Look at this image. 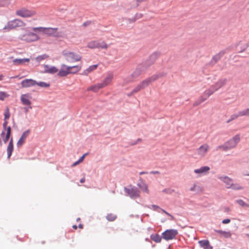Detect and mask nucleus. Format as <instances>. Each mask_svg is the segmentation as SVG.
Listing matches in <instances>:
<instances>
[{
	"mask_svg": "<svg viewBox=\"0 0 249 249\" xmlns=\"http://www.w3.org/2000/svg\"><path fill=\"white\" fill-rule=\"evenodd\" d=\"M25 111H26V112H27V111H28V108H25Z\"/></svg>",
	"mask_w": 249,
	"mask_h": 249,
	"instance_id": "052dcab7",
	"label": "nucleus"
},
{
	"mask_svg": "<svg viewBox=\"0 0 249 249\" xmlns=\"http://www.w3.org/2000/svg\"><path fill=\"white\" fill-rule=\"evenodd\" d=\"M230 209L229 208H226V209H225V212H230Z\"/></svg>",
	"mask_w": 249,
	"mask_h": 249,
	"instance_id": "5fc2aeb1",
	"label": "nucleus"
},
{
	"mask_svg": "<svg viewBox=\"0 0 249 249\" xmlns=\"http://www.w3.org/2000/svg\"><path fill=\"white\" fill-rule=\"evenodd\" d=\"M30 134V131L29 130L25 131L22 134L21 137L17 142V146L20 147L25 142L26 138L29 136Z\"/></svg>",
	"mask_w": 249,
	"mask_h": 249,
	"instance_id": "a211bd4d",
	"label": "nucleus"
},
{
	"mask_svg": "<svg viewBox=\"0 0 249 249\" xmlns=\"http://www.w3.org/2000/svg\"><path fill=\"white\" fill-rule=\"evenodd\" d=\"M178 233V231L176 230H167L162 233V236L164 239L169 240L174 239Z\"/></svg>",
	"mask_w": 249,
	"mask_h": 249,
	"instance_id": "9b49d317",
	"label": "nucleus"
},
{
	"mask_svg": "<svg viewBox=\"0 0 249 249\" xmlns=\"http://www.w3.org/2000/svg\"><path fill=\"white\" fill-rule=\"evenodd\" d=\"M36 32H32L29 28L22 29V32L19 35V38L26 42H32L40 39V37Z\"/></svg>",
	"mask_w": 249,
	"mask_h": 249,
	"instance_id": "7ed1b4c3",
	"label": "nucleus"
},
{
	"mask_svg": "<svg viewBox=\"0 0 249 249\" xmlns=\"http://www.w3.org/2000/svg\"><path fill=\"white\" fill-rule=\"evenodd\" d=\"M124 191L131 197L139 196L140 192L136 187L129 186L127 188H124Z\"/></svg>",
	"mask_w": 249,
	"mask_h": 249,
	"instance_id": "f8f14e48",
	"label": "nucleus"
},
{
	"mask_svg": "<svg viewBox=\"0 0 249 249\" xmlns=\"http://www.w3.org/2000/svg\"><path fill=\"white\" fill-rule=\"evenodd\" d=\"M8 96V95L6 92L0 91V100H3Z\"/></svg>",
	"mask_w": 249,
	"mask_h": 249,
	"instance_id": "e433bc0d",
	"label": "nucleus"
},
{
	"mask_svg": "<svg viewBox=\"0 0 249 249\" xmlns=\"http://www.w3.org/2000/svg\"><path fill=\"white\" fill-rule=\"evenodd\" d=\"M156 56H157L156 54H153L145 62L138 65L136 69L132 72L131 76L133 78H136L139 76L142 71L146 70L148 67L154 63L156 60Z\"/></svg>",
	"mask_w": 249,
	"mask_h": 249,
	"instance_id": "f03ea898",
	"label": "nucleus"
},
{
	"mask_svg": "<svg viewBox=\"0 0 249 249\" xmlns=\"http://www.w3.org/2000/svg\"><path fill=\"white\" fill-rule=\"evenodd\" d=\"M247 237H248V238H249V234H247Z\"/></svg>",
	"mask_w": 249,
	"mask_h": 249,
	"instance_id": "680f3d73",
	"label": "nucleus"
},
{
	"mask_svg": "<svg viewBox=\"0 0 249 249\" xmlns=\"http://www.w3.org/2000/svg\"><path fill=\"white\" fill-rule=\"evenodd\" d=\"M209 149V146L207 144H204L200 146L196 151L198 155L201 156H204Z\"/></svg>",
	"mask_w": 249,
	"mask_h": 249,
	"instance_id": "dca6fc26",
	"label": "nucleus"
},
{
	"mask_svg": "<svg viewBox=\"0 0 249 249\" xmlns=\"http://www.w3.org/2000/svg\"><path fill=\"white\" fill-rule=\"evenodd\" d=\"M197 187V185L196 184H194L193 187H191L190 189L191 191H195L196 190V187Z\"/></svg>",
	"mask_w": 249,
	"mask_h": 249,
	"instance_id": "a18cd8bd",
	"label": "nucleus"
},
{
	"mask_svg": "<svg viewBox=\"0 0 249 249\" xmlns=\"http://www.w3.org/2000/svg\"><path fill=\"white\" fill-rule=\"evenodd\" d=\"M44 71L46 73H54L58 71V69L54 66L45 65L44 66Z\"/></svg>",
	"mask_w": 249,
	"mask_h": 249,
	"instance_id": "aec40b11",
	"label": "nucleus"
},
{
	"mask_svg": "<svg viewBox=\"0 0 249 249\" xmlns=\"http://www.w3.org/2000/svg\"><path fill=\"white\" fill-rule=\"evenodd\" d=\"M78 227L80 228V229H83V225L81 224H79V226H78Z\"/></svg>",
	"mask_w": 249,
	"mask_h": 249,
	"instance_id": "603ef678",
	"label": "nucleus"
},
{
	"mask_svg": "<svg viewBox=\"0 0 249 249\" xmlns=\"http://www.w3.org/2000/svg\"><path fill=\"white\" fill-rule=\"evenodd\" d=\"M72 228H73L74 229L76 230V229H77V226L76 225H73V226H72Z\"/></svg>",
	"mask_w": 249,
	"mask_h": 249,
	"instance_id": "864d4df0",
	"label": "nucleus"
},
{
	"mask_svg": "<svg viewBox=\"0 0 249 249\" xmlns=\"http://www.w3.org/2000/svg\"><path fill=\"white\" fill-rule=\"evenodd\" d=\"M11 128L10 126H8L6 128V134L5 137H3L4 132H2V133L1 134V136L2 137H3V141L5 143H6L8 142V140L9 139L10 135H11Z\"/></svg>",
	"mask_w": 249,
	"mask_h": 249,
	"instance_id": "412c9836",
	"label": "nucleus"
},
{
	"mask_svg": "<svg viewBox=\"0 0 249 249\" xmlns=\"http://www.w3.org/2000/svg\"><path fill=\"white\" fill-rule=\"evenodd\" d=\"M216 90L214 89V87L213 86L209 89L205 90L204 94L208 97L213 94Z\"/></svg>",
	"mask_w": 249,
	"mask_h": 249,
	"instance_id": "7c9ffc66",
	"label": "nucleus"
},
{
	"mask_svg": "<svg viewBox=\"0 0 249 249\" xmlns=\"http://www.w3.org/2000/svg\"><path fill=\"white\" fill-rule=\"evenodd\" d=\"M32 97L29 93L22 94L20 97V100L24 105L30 106L31 104V99Z\"/></svg>",
	"mask_w": 249,
	"mask_h": 249,
	"instance_id": "2eb2a0df",
	"label": "nucleus"
},
{
	"mask_svg": "<svg viewBox=\"0 0 249 249\" xmlns=\"http://www.w3.org/2000/svg\"><path fill=\"white\" fill-rule=\"evenodd\" d=\"M36 12L35 10H30L25 7H22L17 10L15 14L18 17L23 18H29L36 15Z\"/></svg>",
	"mask_w": 249,
	"mask_h": 249,
	"instance_id": "6e6552de",
	"label": "nucleus"
},
{
	"mask_svg": "<svg viewBox=\"0 0 249 249\" xmlns=\"http://www.w3.org/2000/svg\"><path fill=\"white\" fill-rule=\"evenodd\" d=\"M239 116H240V115H239V112H238V113L237 114L232 115L231 116V120L235 119L237 118Z\"/></svg>",
	"mask_w": 249,
	"mask_h": 249,
	"instance_id": "79ce46f5",
	"label": "nucleus"
},
{
	"mask_svg": "<svg viewBox=\"0 0 249 249\" xmlns=\"http://www.w3.org/2000/svg\"><path fill=\"white\" fill-rule=\"evenodd\" d=\"M224 54V52H220L219 53L216 54L213 57V59H216V60H218L220 59V57Z\"/></svg>",
	"mask_w": 249,
	"mask_h": 249,
	"instance_id": "58836bf2",
	"label": "nucleus"
},
{
	"mask_svg": "<svg viewBox=\"0 0 249 249\" xmlns=\"http://www.w3.org/2000/svg\"><path fill=\"white\" fill-rule=\"evenodd\" d=\"M198 243L204 249H213V247L210 245V242L207 240L199 241Z\"/></svg>",
	"mask_w": 249,
	"mask_h": 249,
	"instance_id": "4be33fe9",
	"label": "nucleus"
},
{
	"mask_svg": "<svg viewBox=\"0 0 249 249\" xmlns=\"http://www.w3.org/2000/svg\"><path fill=\"white\" fill-rule=\"evenodd\" d=\"M18 77V76H15L12 77V78H17Z\"/></svg>",
	"mask_w": 249,
	"mask_h": 249,
	"instance_id": "bf43d9fd",
	"label": "nucleus"
},
{
	"mask_svg": "<svg viewBox=\"0 0 249 249\" xmlns=\"http://www.w3.org/2000/svg\"><path fill=\"white\" fill-rule=\"evenodd\" d=\"M107 219L109 221H114L117 218V215L114 213H108L106 216Z\"/></svg>",
	"mask_w": 249,
	"mask_h": 249,
	"instance_id": "2f4dec72",
	"label": "nucleus"
},
{
	"mask_svg": "<svg viewBox=\"0 0 249 249\" xmlns=\"http://www.w3.org/2000/svg\"><path fill=\"white\" fill-rule=\"evenodd\" d=\"M35 32L42 33L48 36L56 38H67V34L63 31H58V28L37 27L32 28Z\"/></svg>",
	"mask_w": 249,
	"mask_h": 249,
	"instance_id": "f257e3e1",
	"label": "nucleus"
},
{
	"mask_svg": "<svg viewBox=\"0 0 249 249\" xmlns=\"http://www.w3.org/2000/svg\"><path fill=\"white\" fill-rule=\"evenodd\" d=\"M79 163H80V162H79V161H77L76 162H75L74 163H73V164H72V166H76L78 164H79Z\"/></svg>",
	"mask_w": 249,
	"mask_h": 249,
	"instance_id": "3c124183",
	"label": "nucleus"
},
{
	"mask_svg": "<svg viewBox=\"0 0 249 249\" xmlns=\"http://www.w3.org/2000/svg\"><path fill=\"white\" fill-rule=\"evenodd\" d=\"M71 69L70 66H67L65 65H63L57 74L58 76L61 77L66 76L67 75L71 74Z\"/></svg>",
	"mask_w": 249,
	"mask_h": 249,
	"instance_id": "4468645a",
	"label": "nucleus"
},
{
	"mask_svg": "<svg viewBox=\"0 0 249 249\" xmlns=\"http://www.w3.org/2000/svg\"><path fill=\"white\" fill-rule=\"evenodd\" d=\"M14 149L13 138L10 139V142L7 148L8 158L10 159Z\"/></svg>",
	"mask_w": 249,
	"mask_h": 249,
	"instance_id": "5701e85b",
	"label": "nucleus"
},
{
	"mask_svg": "<svg viewBox=\"0 0 249 249\" xmlns=\"http://www.w3.org/2000/svg\"><path fill=\"white\" fill-rule=\"evenodd\" d=\"M219 179L223 181L226 185V187L227 188H231L233 190H241L243 188L240 186L239 184L235 183L234 184L232 183V179L229 178L228 177H219Z\"/></svg>",
	"mask_w": 249,
	"mask_h": 249,
	"instance_id": "1a4fd4ad",
	"label": "nucleus"
},
{
	"mask_svg": "<svg viewBox=\"0 0 249 249\" xmlns=\"http://www.w3.org/2000/svg\"><path fill=\"white\" fill-rule=\"evenodd\" d=\"M226 82L227 80L226 79H220L215 83L214 85H213V86L214 87V89L217 90L220 88L223 87L226 84Z\"/></svg>",
	"mask_w": 249,
	"mask_h": 249,
	"instance_id": "393cba45",
	"label": "nucleus"
},
{
	"mask_svg": "<svg viewBox=\"0 0 249 249\" xmlns=\"http://www.w3.org/2000/svg\"><path fill=\"white\" fill-rule=\"evenodd\" d=\"M10 0H0V7H7L10 4Z\"/></svg>",
	"mask_w": 249,
	"mask_h": 249,
	"instance_id": "473e14b6",
	"label": "nucleus"
},
{
	"mask_svg": "<svg viewBox=\"0 0 249 249\" xmlns=\"http://www.w3.org/2000/svg\"><path fill=\"white\" fill-rule=\"evenodd\" d=\"M142 140L141 139H138L137 141V142H141Z\"/></svg>",
	"mask_w": 249,
	"mask_h": 249,
	"instance_id": "13d9d810",
	"label": "nucleus"
},
{
	"mask_svg": "<svg viewBox=\"0 0 249 249\" xmlns=\"http://www.w3.org/2000/svg\"><path fill=\"white\" fill-rule=\"evenodd\" d=\"M48 57V56L45 55L38 56L36 57V59L37 61L40 62V61L44 60Z\"/></svg>",
	"mask_w": 249,
	"mask_h": 249,
	"instance_id": "4c0bfd02",
	"label": "nucleus"
},
{
	"mask_svg": "<svg viewBox=\"0 0 249 249\" xmlns=\"http://www.w3.org/2000/svg\"><path fill=\"white\" fill-rule=\"evenodd\" d=\"M113 77L114 76L112 73H110L107 75V76L103 79V81L100 83L103 88L111 84Z\"/></svg>",
	"mask_w": 249,
	"mask_h": 249,
	"instance_id": "ddd939ff",
	"label": "nucleus"
},
{
	"mask_svg": "<svg viewBox=\"0 0 249 249\" xmlns=\"http://www.w3.org/2000/svg\"><path fill=\"white\" fill-rule=\"evenodd\" d=\"M61 54L65 59L68 62H77L81 59V57L80 55L68 50H64L62 52Z\"/></svg>",
	"mask_w": 249,
	"mask_h": 249,
	"instance_id": "0eeeda50",
	"label": "nucleus"
},
{
	"mask_svg": "<svg viewBox=\"0 0 249 249\" xmlns=\"http://www.w3.org/2000/svg\"><path fill=\"white\" fill-rule=\"evenodd\" d=\"M103 87L101 83H97L94 85H91L88 88V90H92L94 92L99 91V89H103Z\"/></svg>",
	"mask_w": 249,
	"mask_h": 249,
	"instance_id": "b1692460",
	"label": "nucleus"
},
{
	"mask_svg": "<svg viewBox=\"0 0 249 249\" xmlns=\"http://www.w3.org/2000/svg\"><path fill=\"white\" fill-rule=\"evenodd\" d=\"M25 25L26 23L22 20L19 18H15L8 21L3 27V30L8 32L16 28L25 26Z\"/></svg>",
	"mask_w": 249,
	"mask_h": 249,
	"instance_id": "423d86ee",
	"label": "nucleus"
},
{
	"mask_svg": "<svg viewBox=\"0 0 249 249\" xmlns=\"http://www.w3.org/2000/svg\"><path fill=\"white\" fill-rule=\"evenodd\" d=\"M210 168L209 166H202L199 169H195L194 172L199 175L205 174L209 171Z\"/></svg>",
	"mask_w": 249,
	"mask_h": 249,
	"instance_id": "6ab92c4d",
	"label": "nucleus"
},
{
	"mask_svg": "<svg viewBox=\"0 0 249 249\" xmlns=\"http://www.w3.org/2000/svg\"><path fill=\"white\" fill-rule=\"evenodd\" d=\"M231 222V220L230 219H225L222 221V223L224 224L229 223Z\"/></svg>",
	"mask_w": 249,
	"mask_h": 249,
	"instance_id": "37998d69",
	"label": "nucleus"
},
{
	"mask_svg": "<svg viewBox=\"0 0 249 249\" xmlns=\"http://www.w3.org/2000/svg\"><path fill=\"white\" fill-rule=\"evenodd\" d=\"M138 186L143 192H145L147 194L149 193L148 186L144 182H142L141 183L138 184Z\"/></svg>",
	"mask_w": 249,
	"mask_h": 249,
	"instance_id": "bb28decb",
	"label": "nucleus"
},
{
	"mask_svg": "<svg viewBox=\"0 0 249 249\" xmlns=\"http://www.w3.org/2000/svg\"><path fill=\"white\" fill-rule=\"evenodd\" d=\"M98 67V65H93L90 66L87 69L85 70L83 73L84 74L87 75L89 73L92 71L96 70Z\"/></svg>",
	"mask_w": 249,
	"mask_h": 249,
	"instance_id": "cd10ccee",
	"label": "nucleus"
},
{
	"mask_svg": "<svg viewBox=\"0 0 249 249\" xmlns=\"http://www.w3.org/2000/svg\"><path fill=\"white\" fill-rule=\"evenodd\" d=\"M147 172H141L140 173V174L142 175V174H147Z\"/></svg>",
	"mask_w": 249,
	"mask_h": 249,
	"instance_id": "4d7b16f0",
	"label": "nucleus"
},
{
	"mask_svg": "<svg viewBox=\"0 0 249 249\" xmlns=\"http://www.w3.org/2000/svg\"><path fill=\"white\" fill-rule=\"evenodd\" d=\"M239 112V115H240V116H244V115L249 116V108H246V109L241 111Z\"/></svg>",
	"mask_w": 249,
	"mask_h": 249,
	"instance_id": "72a5a7b5",
	"label": "nucleus"
},
{
	"mask_svg": "<svg viewBox=\"0 0 249 249\" xmlns=\"http://www.w3.org/2000/svg\"><path fill=\"white\" fill-rule=\"evenodd\" d=\"M151 174H160V172L158 171H152L150 172Z\"/></svg>",
	"mask_w": 249,
	"mask_h": 249,
	"instance_id": "09e8293b",
	"label": "nucleus"
},
{
	"mask_svg": "<svg viewBox=\"0 0 249 249\" xmlns=\"http://www.w3.org/2000/svg\"><path fill=\"white\" fill-rule=\"evenodd\" d=\"M237 202L241 206H247V205L245 203L244 201L242 200H237Z\"/></svg>",
	"mask_w": 249,
	"mask_h": 249,
	"instance_id": "ea45409f",
	"label": "nucleus"
},
{
	"mask_svg": "<svg viewBox=\"0 0 249 249\" xmlns=\"http://www.w3.org/2000/svg\"><path fill=\"white\" fill-rule=\"evenodd\" d=\"M71 74L76 73L78 72L81 69V66L79 65H75L73 66H70Z\"/></svg>",
	"mask_w": 249,
	"mask_h": 249,
	"instance_id": "c85d7f7f",
	"label": "nucleus"
},
{
	"mask_svg": "<svg viewBox=\"0 0 249 249\" xmlns=\"http://www.w3.org/2000/svg\"><path fill=\"white\" fill-rule=\"evenodd\" d=\"M86 155V154H84L78 160L79 162H81L82 161H83Z\"/></svg>",
	"mask_w": 249,
	"mask_h": 249,
	"instance_id": "c03bdc74",
	"label": "nucleus"
},
{
	"mask_svg": "<svg viewBox=\"0 0 249 249\" xmlns=\"http://www.w3.org/2000/svg\"><path fill=\"white\" fill-rule=\"evenodd\" d=\"M87 46L90 49L102 48L106 49L108 47L107 45L104 41L99 42L96 40L90 41L88 43Z\"/></svg>",
	"mask_w": 249,
	"mask_h": 249,
	"instance_id": "9d476101",
	"label": "nucleus"
},
{
	"mask_svg": "<svg viewBox=\"0 0 249 249\" xmlns=\"http://www.w3.org/2000/svg\"><path fill=\"white\" fill-rule=\"evenodd\" d=\"M3 75H0V80H3Z\"/></svg>",
	"mask_w": 249,
	"mask_h": 249,
	"instance_id": "6e6d98bb",
	"label": "nucleus"
},
{
	"mask_svg": "<svg viewBox=\"0 0 249 249\" xmlns=\"http://www.w3.org/2000/svg\"><path fill=\"white\" fill-rule=\"evenodd\" d=\"M159 76L157 75H154L143 80L133 89L132 92L129 93L128 95L130 96L134 93L139 92L141 89L145 88L150 84L157 80Z\"/></svg>",
	"mask_w": 249,
	"mask_h": 249,
	"instance_id": "20e7f679",
	"label": "nucleus"
},
{
	"mask_svg": "<svg viewBox=\"0 0 249 249\" xmlns=\"http://www.w3.org/2000/svg\"><path fill=\"white\" fill-rule=\"evenodd\" d=\"M7 124H8V122L6 120H5V122L3 123V126L4 128H5L6 127Z\"/></svg>",
	"mask_w": 249,
	"mask_h": 249,
	"instance_id": "de8ad7c7",
	"label": "nucleus"
},
{
	"mask_svg": "<svg viewBox=\"0 0 249 249\" xmlns=\"http://www.w3.org/2000/svg\"><path fill=\"white\" fill-rule=\"evenodd\" d=\"M85 181V177L83 178H81L80 180V182L81 183H84V182Z\"/></svg>",
	"mask_w": 249,
	"mask_h": 249,
	"instance_id": "8fccbe9b",
	"label": "nucleus"
},
{
	"mask_svg": "<svg viewBox=\"0 0 249 249\" xmlns=\"http://www.w3.org/2000/svg\"><path fill=\"white\" fill-rule=\"evenodd\" d=\"M10 112L9 109L8 107H6L5 112H4V120H6L9 119L10 118Z\"/></svg>",
	"mask_w": 249,
	"mask_h": 249,
	"instance_id": "c9c22d12",
	"label": "nucleus"
},
{
	"mask_svg": "<svg viewBox=\"0 0 249 249\" xmlns=\"http://www.w3.org/2000/svg\"><path fill=\"white\" fill-rule=\"evenodd\" d=\"M151 239L156 243H160L161 240V237L158 234H152Z\"/></svg>",
	"mask_w": 249,
	"mask_h": 249,
	"instance_id": "c756f323",
	"label": "nucleus"
},
{
	"mask_svg": "<svg viewBox=\"0 0 249 249\" xmlns=\"http://www.w3.org/2000/svg\"><path fill=\"white\" fill-rule=\"evenodd\" d=\"M36 85H38L39 87H49L50 86V84L44 82H37L36 83Z\"/></svg>",
	"mask_w": 249,
	"mask_h": 249,
	"instance_id": "f704fd0d",
	"label": "nucleus"
},
{
	"mask_svg": "<svg viewBox=\"0 0 249 249\" xmlns=\"http://www.w3.org/2000/svg\"><path fill=\"white\" fill-rule=\"evenodd\" d=\"M162 212H163V213H164L165 214H166L167 215H168L170 216L171 217V218H172V219H174V217H173L172 215H171L170 213H169L168 212H166L165 211H164V210H162Z\"/></svg>",
	"mask_w": 249,
	"mask_h": 249,
	"instance_id": "49530a36",
	"label": "nucleus"
},
{
	"mask_svg": "<svg viewBox=\"0 0 249 249\" xmlns=\"http://www.w3.org/2000/svg\"><path fill=\"white\" fill-rule=\"evenodd\" d=\"M29 61L30 59L29 58L15 59L13 60L14 63L17 65H22Z\"/></svg>",
	"mask_w": 249,
	"mask_h": 249,
	"instance_id": "a878e982",
	"label": "nucleus"
},
{
	"mask_svg": "<svg viewBox=\"0 0 249 249\" xmlns=\"http://www.w3.org/2000/svg\"><path fill=\"white\" fill-rule=\"evenodd\" d=\"M240 141V136L239 134H237L223 145L218 146V148L219 149L227 151L235 147Z\"/></svg>",
	"mask_w": 249,
	"mask_h": 249,
	"instance_id": "39448f33",
	"label": "nucleus"
},
{
	"mask_svg": "<svg viewBox=\"0 0 249 249\" xmlns=\"http://www.w3.org/2000/svg\"><path fill=\"white\" fill-rule=\"evenodd\" d=\"M36 82L32 79H27L21 82L22 88H28L33 87L36 85Z\"/></svg>",
	"mask_w": 249,
	"mask_h": 249,
	"instance_id": "f3484780",
	"label": "nucleus"
},
{
	"mask_svg": "<svg viewBox=\"0 0 249 249\" xmlns=\"http://www.w3.org/2000/svg\"><path fill=\"white\" fill-rule=\"evenodd\" d=\"M204 101V100H201L200 101H197L195 102V103L194 104V106H197L199 105L201 103H202Z\"/></svg>",
	"mask_w": 249,
	"mask_h": 249,
	"instance_id": "a19ab883",
	"label": "nucleus"
}]
</instances>
